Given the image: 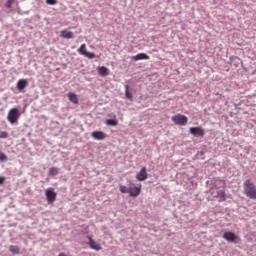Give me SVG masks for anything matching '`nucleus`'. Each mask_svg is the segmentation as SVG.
<instances>
[{"mask_svg":"<svg viewBox=\"0 0 256 256\" xmlns=\"http://www.w3.org/2000/svg\"><path fill=\"white\" fill-rule=\"evenodd\" d=\"M142 191V185H135L134 183H130L128 187L124 185H120V193H128L130 197H139Z\"/></svg>","mask_w":256,"mask_h":256,"instance_id":"obj_1","label":"nucleus"},{"mask_svg":"<svg viewBox=\"0 0 256 256\" xmlns=\"http://www.w3.org/2000/svg\"><path fill=\"white\" fill-rule=\"evenodd\" d=\"M244 194L249 199H256V187L250 179L244 182Z\"/></svg>","mask_w":256,"mask_h":256,"instance_id":"obj_2","label":"nucleus"},{"mask_svg":"<svg viewBox=\"0 0 256 256\" xmlns=\"http://www.w3.org/2000/svg\"><path fill=\"white\" fill-rule=\"evenodd\" d=\"M19 118H20V111L17 108L10 109L7 116L9 123H11V125H17Z\"/></svg>","mask_w":256,"mask_h":256,"instance_id":"obj_3","label":"nucleus"},{"mask_svg":"<svg viewBox=\"0 0 256 256\" xmlns=\"http://www.w3.org/2000/svg\"><path fill=\"white\" fill-rule=\"evenodd\" d=\"M223 239L229 243L238 244L240 243L241 239L235 233L227 231L223 233Z\"/></svg>","mask_w":256,"mask_h":256,"instance_id":"obj_4","label":"nucleus"},{"mask_svg":"<svg viewBox=\"0 0 256 256\" xmlns=\"http://www.w3.org/2000/svg\"><path fill=\"white\" fill-rule=\"evenodd\" d=\"M171 120L175 125H180L181 127H184L188 123V117L182 114H176L175 116H172Z\"/></svg>","mask_w":256,"mask_h":256,"instance_id":"obj_5","label":"nucleus"},{"mask_svg":"<svg viewBox=\"0 0 256 256\" xmlns=\"http://www.w3.org/2000/svg\"><path fill=\"white\" fill-rule=\"evenodd\" d=\"M46 199L50 205H52L57 199V193L54 191V188H48L45 191Z\"/></svg>","mask_w":256,"mask_h":256,"instance_id":"obj_6","label":"nucleus"},{"mask_svg":"<svg viewBox=\"0 0 256 256\" xmlns=\"http://www.w3.org/2000/svg\"><path fill=\"white\" fill-rule=\"evenodd\" d=\"M190 135H193V137H204L205 130L201 127H191L189 128Z\"/></svg>","mask_w":256,"mask_h":256,"instance_id":"obj_7","label":"nucleus"},{"mask_svg":"<svg viewBox=\"0 0 256 256\" xmlns=\"http://www.w3.org/2000/svg\"><path fill=\"white\" fill-rule=\"evenodd\" d=\"M88 246H90V249L94 251L102 250V246L99 243H97L94 239H92L91 236H88Z\"/></svg>","mask_w":256,"mask_h":256,"instance_id":"obj_8","label":"nucleus"},{"mask_svg":"<svg viewBox=\"0 0 256 256\" xmlns=\"http://www.w3.org/2000/svg\"><path fill=\"white\" fill-rule=\"evenodd\" d=\"M136 179H138V181H146V179H148V173H147L146 167H142V169L140 170V173L136 174Z\"/></svg>","mask_w":256,"mask_h":256,"instance_id":"obj_9","label":"nucleus"},{"mask_svg":"<svg viewBox=\"0 0 256 256\" xmlns=\"http://www.w3.org/2000/svg\"><path fill=\"white\" fill-rule=\"evenodd\" d=\"M211 195L219 199V201H226V193L223 190H219L217 192H215L214 190H211Z\"/></svg>","mask_w":256,"mask_h":256,"instance_id":"obj_10","label":"nucleus"},{"mask_svg":"<svg viewBox=\"0 0 256 256\" xmlns=\"http://www.w3.org/2000/svg\"><path fill=\"white\" fill-rule=\"evenodd\" d=\"M106 135L102 131H94L92 132V139H96V141H103L105 139Z\"/></svg>","mask_w":256,"mask_h":256,"instance_id":"obj_11","label":"nucleus"},{"mask_svg":"<svg viewBox=\"0 0 256 256\" xmlns=\"http://www.w3.org/2000/svg\"><path fill=\"white\" fill-rule=\"evenodd\" d=\"M96 70H98V75L102 77L108 76L110 74L109 69L105 66H98Z\"/></svg>","mask_w":256,"mask_h":256,"instance_id":"obj_12","label":"nucleus"},{"mask_svg":"<svg viewBox=\"0 0 256 256\" xmlns=\"http://www.w3.org/2000/svg\"><path fill=\"white\" fill-rule=\"evenodd\" d=\"M150 56L147 55L146 53H140L134 57H132V60L134 61H139V60H149Z\"/></svg>","mask_w":256,"mask_h":256,"instance_id":"obj_13","label":"nucleus"},{"mask_svg":"<svg viewBox=\"0 0 256 256\" xmlns=\"http://www.w3.org/2000/svg\"><path fill=\"white\" fill-rule=\"evenodd\" d=\"M27 86H28V81L26 79H20L17 82V89L20 91L25 89Z\"/></svg>","mask_w":256,"mask_h":256,"instance_id":"obj_14","label":"nucleus"},{"mask_svg":"<svg viewBox=\"0 0 256 256\" xmlns=\"http://www.w3.org/2000/svg\"><path fill=\"white\" fill-rule=\"evenodd\" d=\"M61 37L65 39H72L74 38V33L71 31L63 30L61 31Z\"/></svg>","mask_w":256,"mask_h":256,"instance_id":"obj_15","label":"nucleus"},{"mask_svg":"<svg viewBox=\"0 0 256 256\" xmlns=\"http://www.w3.org/2000/svg\"><path fill=\"white\" fill-rule=\"evenodd\" d=\"M68 97H69V100H70L72 103L78 104L79 99H78V96H77L75 93L70 92V93L68 94Z\"/></svg>","mask_w":256,"mask_h":256,"instance_id":"obj_16","label":"nucleus"},{"mask_svg":"<svg viewBox=\"0 0 256 256\" xmlns=\"http://www.w3.org/2000/svg\"><path fill=\"white\" fill-rule=\"evenodd\" d=\"M9 251L14 254V255H19L20 254V248L18 246L15 245H11L9 247Z\"/></svg>","mask_w":256,"mask_h":256,"instance_id":"obj_17","label":"nucleus"},{"mask_svg":"<svg viewBox=\"0 0 256 256\" xmlns=\"http://www.w3.org/2000/svg\"><path fill=\"white\" fill-rule=\"evenodd\" d=\"M59 173V169L56 167H52L49 169L48 175H50V177H55V175H58Z\"/></svg>","mask_w":256,"mask_h":256,"instance_id":"obj_18","label":"nucleus"},{"mask_svg":"<svg viewBox=\"0 0 256 256\" xmlns=\"http://www.w3.org/2000/svg\"><path fill=\"white\" fill-rule=\"evenodd\" d=\"M106 125L110 126V127H117L118 122L114 119H108L106 121Z\"/></svg>","mask_w":256,"mask_h":256,"instance_id":"obj_19","label":"nucleus"},{"mask_svg":"<svg viewBox=\"0 0 256 256\" xmlns=\"http://www.w3.org/2000/svg\"><path fill=\"white\" fill-rule=\"evenodd\" d=\"M125 89H126V90H125L126 98L132 100V99H133V95H132V93L129 91V85H126V86H125Z\"/></svg>","mask_w":256,"mask_h":256,"instance_id":"obj_20","label":"nucleus"},{"mask_svg":"<svg viewBox=\"0 0 256 256\" xmlns=\"http://www.w3.org/2000/svg\"><path fill=\"white\" fill-rule=\"evenodd\" d=\"M86 44H82L80 45V48H78V53H80V55H84L85 56V53H86Z\"/></svg>","mask_w":256,"mask_h":256,"instance_id":"obj_21","label":"nucleus"},{"mask_svg":"<svg viewBox=\"0 0 256 256\" xmlns=\"http://www.w3.org/2000/svg\"><path fill=\"white\" fill-rule=\"evenodd\" d=\"M84 56H86L88 59H93L95 58V53L86 51V53H84Z\"/></svg>","mask_w":256,"mask_h":256,"instance_id":"obj_22","label":"nucleus"},{"mask_svg":"<svg viewBox=\"0 0 256 256\" xmlns=\"http://www.w3.org/2000/svg\"><path fill=\"white\" fill-rule=\"evenodd\" d=\"M8 132L6 131H0V139H7Z\"/></svg>","mask_w":256,"mask_h":256,"instance_id":"obj_23","label":"nucleus"},{"mask_svg":"<svg viewBox=\"0 0 256 256\" xmlns=\"http://www.w3.org/2000/svg\"><path fill=\"white\" fill-rule=\"evenodd\" d=\"M13 3H14V0H7V3L5 4V6L7 8H10L13 5Z\"/></svg>","mask_w":256,"mask_h":256,"instance_id":"obj_24","label":"nucleus"},{"mask_svg":"<svg viewBox=\"0 0 256 256\" xmlns=\"http://www.w3.org/2000/svg\"><path fill=\"white\" fill-rule=\"evenodd\" d=\"M46 3L49 4V5H56L57 0H46Z\"/></svg>","mask_w":256,"mask_h":256,"instance_id":"obj_25","label":"nucleus"},{"mask_svg":"<svg viewBox=\"0 0 256 256\" xmlns=\"http://www.w3.org/2000/svg\"><path fill=\"white\" fill-rule=\"evenodd\" d=\"M5 159H7L6 155L0 152V161H5Z\"/></svg>","mask_w":256,"mask_h":256,"instance_id":"obj_26","label":"nucleus"},{"mask_svg":"<svg viewBox=\"0 0 256 256\" xmlns=\"http://www.w3.org/2000/svg\"><path fill=\"white\" fill-rule=\"evenodd\" d=\"M4 181H5V177H0V185H3V183H4Z\"/></svg>","mask_w":256,"mask_h":256,"instance_id":"obj_27","label":"nucleus"},{"mask_svg":"<svg viewBox=\"0 0 256 256\" xmlns=\"http://www.w3.org/2000/svg\"><path fill=\"white\" fill-rule=\"evenodd\" d=\"M59 256H67L65 253H60Z\"/></svg>","mask_w":256,"mask_h":256,"instance_id":"obj_28","label":"nucleus"}]
</instances>
